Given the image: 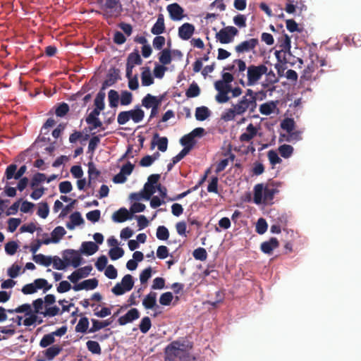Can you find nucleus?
<instances>
[{"mask_svg":"<svg viewBox=\"0 0 361 361\" xmlns=\"http://www.w3.org/2000/svg\"><path fill=\"white\" fill-rule=\"evenodd\" d=\"M281 183L278 181H270L264 185L258 183L254 187V202L257 204L269 203L272 201L274 195L279 192Z\"/></svg>","mask_w":361,"mask_h":361,"instance_id":"1","label":"nucleus"},{"mask_svg":"<svg viewBox=\"0 0 361 361\" xmlns=\"http://www.w3.org/2000/svg\"><path fill=\"white\" fill-rule=\"evenodd\" d=\"M256 108L257 99L243 97L237 104H233L232 108L222 114L221 118L226 121H233L236 116L243 115L247 110L250 114L254 113Z\"/></svg>","mask_w":361,"mask_h":361,"instance_id":"2","label":"nucleus"},{"mask_svg":"<svg viewBox=\"0 0 361 361\" xmlns=\"http://www.w3.org/2000/svg\"><path fill=\"white\" fill-rule=\"evenodd\" d=\"M192 348V345H185L183 343L174 341L169 343L165 348L166 358L169 361H174L178 359L179 361H190L191 356L188 353V348Z\"/></svg>","mask_w":361,"mask_h":361,"instance_id":"3","label":"nucleus"},{"mask_svg":"<svg viewBox=\"0 0 361 361\" xmlns=\"http://www.w3.org/2000/svg\"><path fill=\"white\" fill-rule=\"evenodd\" d=\"M267 67L264 64L249 66L247 71V86L256 85L262 76L267 73Z\"/></svg>","mask_w":361,"mask_h":361,"instance_id":"4","label":"nucleus"},{"mask_svg":"<svg viewBox=\"0 0 361 361\" xmlns=\"http://www.w3.org/2000/svg\"><path fill=\"white\" fill-rule=\"evenodd\" d=\"M44 300L42 298H37L35 300L32 302V306L34 307V311H32L33 314H42L44 317H52L54 316H56L59 314L60 312V308L54 305L51 307H46L44 311H42L43 307H44Z\"/></svg>","mask_w":361,"mask_h":361,"instance_id":"5","label":"nucleus"},{"mask_svg":"<svg viewBox=\"0 0 361 361\" xmlns=\"http://www.w3.org/2000/svg\"><path fill=\"white\" fill-rule=\"evenodd\" d=\"M238 34V30L233 26H227L221 29L216 34V38L221 44H228L233 42V38Z\"/></svg>","mask_w":361,"mask_h":361,"instance_id":"6","label":"nucleus"},{"mask_svg":"<svg viewBox=\"0 0 361 361\" xmlns=\"http://www.w3.org/2000/svg\"><path fill=\"white\" fill-rule=\"evenodd\" d=\"M63 257L67 265L71 264L73 267H78L82 261L80 252L75 250H66L63 252Z\"/></svg>","mask_w":361,"mask_h":361,"instance_id":"7","label":"nucleus"},{"mask_svg":"<svg viewBox=\"0 0 361 361\" xmlns=\"http://www.w3.org/2000/svg\"><path fill=\"white\" fill-rule=\"evenodd\" d=\"M119 4V0H104L102 5L103 16L105 18H112L117 16L120 11H117Z\"/></svg>","mask_w":361,"mask_h":361,"instance_id":"8","label":"nucleus"},{"mask_svg":"<svg viewBox=\"0 0 361 361\" xmlns=\"http://www.w3.org/2000/svg\"><path fill=\"white\" fill-rule=\"evenodd\" d=\"M16 170L17 166L16 164H12L8 165L5 171L4 178H6L7 180H9L12 178L16 180L20 179L26 172L27 166L25 165H23L17 171Z\"/></svg>","mask_w":361,"mask_h":361,"instance_id":"9","label":"nucleus"},{"mask_svg":"<svg viewBox=\"0 0 361 361\" xmlns=\"http://www.w3.org/2000/svg\"><path fill=\"white\" fill-rule=\"evenodd\" d=\"M259 41L256 38H252L246 41H243L235 47L237 53L248 52L254 49L258 44Z\"/></svg>","mask_w":361,"mask_h":361,"instance_id":"10","label":"nucleus"},{"mask_svg":"<svg viewBox=\"0 0 361 361\" xmlns=\"http://www.w3.org/2000/svg\"><path fill=\"white\" fill-rule=\"evenodd\" d=\"M164 96L155 97L151 94H147L142 99V106L146 109H150L153 106H159L163 100Z\"/></svg>","mask_w":361,"mask_h":361,"instance_id":"11","label":"nucleus"},{"mask_svg":"<svg viewBox=\"0 0 361 361\" xmlns=\"http://www.w3.org/2000/svg\"><path fill=\"white\" fill-rule=\"evenodd\" d=\"M194 32L195 26L189 23H185L178 28V36L183 40H188Z\"/></svg>","mask_w":361,"mask_h":361,"instance_id":"12","label":"nucleus"},{"mask_svg":"<svg viewBox=\"0 0 361 361\" xmlns=\"http://www.w3.org/2000/svg\"><path fill=\"white\" fill-rule=\"evenodd\" d=\"M140 317V312L136 308L130 309L125 315L118 318V322L120 325L123 326L128 323L137 319Z\"/></svg>","mask_w":361,"mask_h":361,"instance_id":"13","label":"nucleus"},{"mask_svg":"<svg viewBox=\"0 0 361 361\" xmlns=\"http://www.w3.org/2000/svg\"><path fill=\"white\" fill-rule=\"evenodd\" d=\"M98 286V280L95 278L87 279L82 281L80 283L75 284L73 286V289L75 291H79L81 290H93Z\"/></svg>","mask_w":361,"mask_h":361,"instance_id":"14","label":"nucleus"},{"mask_svg":"<svg viewBox=\"0 0 361 361\" xmlns=\"http://www.w3.org/2000/svg\"><path fill=\"white\" fill-rule=\"evenodd\" d=\"M167 11L173 20H180L183 18V9L177 3H173L167 6Z\"/></svg>","mask_w":361,"mask_h":361,"instance_id":"15","label":"nucleus"},{"mask_svg":"<svg viewBox=\"0 0 361 361\" xmlns=\"http://www.w3.org/2000/svg\"><path fill=\"white\" fill-rule=\"evenodd\" d=\"M63 348L59 345H52L51 346L42 351V354L45 357V360L39 361L52 360L55 357L60 354L62 351Z\"/></svg>","mask_w":361,"mask_h":361,"instance_id":"16","label":"nucleus"},{"mask_svg":"<svg viewBox=\"0 0 361 361\" xmlns=\"http://www.w3.org/2000/svg\"><path fill=\"white\" fill-rule=\"evenodd\" d=\"M157 293L154 291L149 292L142 300V305L146 310H152L157 307Z\"/></svg>","mask_w":361,"mask_h":361,"instance_id":"17","label":"nucleus"},{"mask_svg":"<svg viewBox=\"0 0 361 361\" xmlns=\"http://www.w3.org/2000/svg\"><path fill=\"white\" fill-rule=\"evenodd\" d=\"M279 246V243L276 238H271L269 240L263 242L261 244V250L265 253L270 255L272 251Z\"/></svg>","mask_w":361,"mask_h":361,"instance_id":"18","label":"nucleus"},{"mask_svg":"<svg viewBox=\"0 0 361 361\" xmlns=\"http://www.w3.org/2000/svg\"><path fill=\"white\" fill-rule=\"evenodd\" d=\"M118 79H120L119 70L113 68L110 70L107 75V79L105 80L102 84V90H105L107 87L114 85Z\"/></svg>","mask_w":361,"mask_h":361,"instance_id":"19","label":"nucleus"},{"mask_svg":"<svg viewBox=\"0 0 361 361\" xmlns=\"http://www.w3.org/2000/svg\"><path fill=\"white\" fill-rule=\"evenodd\" d=\"M257 133V128L252 123H250L246 128V132L240 135L239 140L240 142H250Z\"/></svg>","mask_w":361,"mask_h":361,"instance_id":"20","label":"nucleus"},{"mask_svg":"<svg viewBox=\"0 0 361 361\" xmlns=\"http://www.w3.org/2000/svg\"><path fill=\"white\" fill-rule=\"evenodd\" d=\"M112 318L107 319L104 321H99L95 319H92V327L89 329V333H94L96 331H99L102 329H104L108 326H109L112 322Z\"/></svg>","mask_w":361,"mask_h":361,"instance_id":"21","label":"nucleus"},{"mask_svg":"<svg viewBox=\"0 0 361 361\" xmlns=\"http://www.w3.org/2000/svg\"><path fill=\"white\" fill-rule=\"evenodd\" d=\"M130 218L129 212L125 207L120 208L112 215V219L115 222L122 223Z\"/></svg>","mask_w":361,"mask_h":361,"instance_id":"22","label":"nucleus"},{"mask_svg":"<svg viewBox=\"0 0 361 361\" xmlns=\"http://www.w3.org/2000/svg\"><path fill=\"white\" fill-rule=\"evenodd\" d=\"M98 249L99 247L96 243L92 241H87L82 243L80 252L87 255H92Z\"/></svg>","mask_w":361,"mask_h":361,"instance_id":"23","label":"nucleus"},{"mask_svg":"<svg viewBox=\"0 0 361 361\" xmlns=\"http://www.w3.org/2000/svg\"><path fill=\"white\" fill-rule=\"evenodd\" d=\"M129 119H132L135 123L142 121L145 116L144 111L137 105L134 109L128 111Z\"/></svg>","mask_w":361,"mask_h":361,"instance_id":"24","label":"nucleus"},{"mask_svg":"<svg viewBox=\"0 0 361 361\" xmlns=\"http://www.w3.org/2000/svg\"><path fill=\"white\" fill-rule=\"evenodd\" d=\"M165 31L164 18L162 14H159L157 22L152 26L151 32L153 35H159Z\"/></svg>","mask_w":361,"mask_h":361,"instance_id":"25","label":"nucleus"},{"mask_svg":"<svg viewBox=\"0 0 361 361\" xmlns=\"http://www.w3.org/2000/svg\"><path fill=\"white\" fill-rule=\"evenodd\" d=\"M70 220L71 222H68L66 224V227L70 230H73L75 226H79L84 222L80 213L78 212H75L71 214L70 216Z\"/></svg>","mask_w":361,"mask_h":361,"instance_id":"26","label":"nucleus"},{"mask_svg":"<svg viewBox=\"0 0 361 361\" xmlns=\"http://www.w3.org/2000/svg\"><path fill=\"white\" fill-rule=\"evenodd\" d=\"M279 46L281 48V51H283V53H290L291 48V41L290 37L287 34H283L280 38H279Z\"/></svg>","mask_w":361,"mask_h":361,"instance_id":"27","label":"nucleus"},{"mask_svg":"<svg viewBox=\"0 0 361 361\" xmlns=\"http://www.w3.org/2000/svg\"><path fill=\"white\" fill-rule=\"evenodd\" d=\"M141 82L142 86H149L154 83V78L152 76L150 68L149 67L142 68Z\"/></svg>","mask_w":361,"mask_h":361,"instance_id":"28","label":"nucleus"},{"mask_svg":"<svg viewBox=\"0 0 361 361\" xmlns=\"http://www.w3.org/2000/svg\"><path fill=\"white\" fill-rule=\"evenodd\" d=\"M100 175V171L97 170L92 162L88 164V187H92L94 180L97 179Z\"/></svg>","mask_w":361,"mask_h":361,"instance_id":"29","label":"nucleus"},{"mask_svg":"<svg viewBox=\"0 0 361 361\" xmlns=\"http://www.w3.org/2000/svg\"><path fill=\"white\" fill-rule=\"evenodd\" d=\"M276 108V104L271 101L261 104L259 106V111L263 115L269 116L274 112Z\"/></svg>","mask_w":361,"mask_h":361,"instance_id":"30","label":"nucleus"},{"mask_svg":"<svg viewBox=\"0 0 361 361\" xmlns=\"http://www.w3.org/2000/svg\"><path fill=\"white\" fill-rule=\"evenodd\" d=\"M159 61L162 66L169 65L172 61L171 51L168 49H163L159 54Z\"/></svg>","mask_w":361,"mask_h":361,"instance_id":"31","label":"nucleus"},{"mask_svg":"<svg viewBox=\"0 0 361 361\" xmlns=\"http://www.w3.org/2000/svg\"><path fill=\"white\" fill-rule=\"evenodd\" d=\"M180 144L184 148H189L188 151H190L195 146L196 141L190 133L185 135L180 140Z\"/></svg>","mask_w":361,"mask_h":361,"instance_id":"32","label":"nucleus"},{"mask_svg":"<svg viewBox=\"0 0 361 361\" xmlns=\"http://www.w3.org/2000/svg\"><path fill=\"white\" fill-rule=\"evenodd\" d=\"M142 63V60L137 50H135L133 52L130 53L127 59V65H131L133 67H135V65H140Z\"/></svg>","mask_w":361,"mask_h":361,"instance_id":"33","label":"nucleus"},{"mask_svg":"<svg viewBox=\"0 0 361 361\" xmlns=\"http://www.w3.org/2000/svg\"><path fill=\"white\" fill-rule=\"evenodd\" d=\"M33 260L39 264L49 267L52 263V257L43 254L34 255Z\"/></svg>","mask_w":361,"mask_h":361,"instance_id":"34","label":"nucleus"},{"mask_svg":"<svg viewBox=\"0 0 361 361\" xmlns=\"http://www.w3.org/2000/svg\"><path fill=\"white\" fill-rule=\"evenodd\" d=\"M210 116V111L206 106L197 107L195 110V118L197 121H204Z\"/></svg>","mask_w":361,"mask_h":361,"instance_id":"35","label":"nucleus"},{"mask_svg":"<svg viewBox=\"0 0 361 361\" xmlns=\"http://www.w3.org/2000/svg\"><path fill=\"white\" fill-rule=\"evenodd\" d=\"M89 319L86 317H81L75 326V331L78 333L89 332Z\"/></svg>","mask_w":361,"mask_h":361,"instance_id":"36","label":"nucleus"},{"mask_svg":"<svg viewBox=\"0 0 361 361\" xmlns=\"http://www.w3.org/2000/svg\"><path fill=\"white\" fill-rule=\"evenodd\" d=\"M66 233V230L62 226H56L51 232V235L54 240V243H57Z\"/></svg>","mask_w":361,"mask_h":361,"instance_id":"37","label":"nucleus"},{"mask_svg":"<svg viewBox=\"0 0 361 361\" xmlns=\"http://www.w3.org/2000/svg\"><path fill=\"white\" fill-rule=\"evenodd\" d=\"M200 94V88L198 85L193 82L190 85L188 89L185 92V95L188 98H192L199 96Z\"/></svg>","mask_w":361,"mask_h":361,"instance_id":"38","label":"nucleus"},{"mask_svg":"<svg viewBox=\"0 0 361 361\" xmlns=\"http://www.w3.org/2000/svg\"><path fill=\"white\" fill-rule=\"evenodd\" d=\"M109 106L112 108L117 107L119 103V94L117 91L111 90L108 93Z\"/></svg>","mask_w":361,"mask_h":361,"instance_id":"39","label":"nucleus"},{"mask_svg":"<svg viewBox=\"0 0 361 361\" xmlns=\"http://www.w3.org/2000/svg\"><path fill=\"white\" fill-rule=\"evenodd\" d=\"M33 283L37 290L38 289H43L44 293H46L52 287V285L49 284L48 281L44 279H37L34 281Z\"/></svg>","mask_w":361,"mask_h":361,"instance_id":"40","label":"nucleus"},{"mask_svg":"<svg viewBox=\"0 0 361 361\" xmlns=\"http://www.w3.org/2000/svg\"><path fill=\"white\" fill-rule=\"evenodd\" d=\"M105 92L104 90H101L97 94L94 99V105L95 107L99 110H103L104 109V98H105Z\"/></svg>","mask_w":361,"mask_h":361,"instance_id":"41","label":"nucleus"},{"mask_svg":"<svg viewBox=\"0 0 361 361\" xmlns=\"http://www.w3.org/2000/svg\"><path fill=\"white\" fill-rule=\"evenodd\" d=\"M154 139H157V145L161 152H165L168 147V138L166 137H159L158 133L154 135Z\"/></svg>","mask_w":361,"mask_h":361,"instance_id":"42","label":"nucleus"},{"mask_svg":"<svg viewBox=\"0 0 361 361\" xmlns=\"http://www.w3.org/2000/svg\"><path fill=\"white\" fill-rule=\"evenodd\" d=\"M87 350L92 354L100 355L102 353V349L100 345L97 341H88L86 343Z\"/></svg>","mask_w":361,"mask_h":361,"instance_id":"43","label":"nucleus"},{"mask_svg":"<svg viewBox=\"0 0 361 361\" xmlns=\"http://www.w3.org/2000/svg\"><path fill=\"white\" fill-rule=\"evenodd\" d=\"M133 102V94L127 90H123L121 93L120 102L123 106H128Z\"/></svg>","mask_w":361,"mask_h":361,"instance_id":"44","label":"nucleus"},{"mask_svg":"<svg viewBox=\"0 0 361 361\" xmlns=\"http://www.w3.org/2000/svg\"><path fill=\"white\" fill-rule=\"evenodd\" d=\"M47 180V176L44 173H35L30 183V186L32 188H35L41 183L44 182Z\"/></svg>","mask_w":361,"mask_h":361,"instance_id":"45","label":"nucleus"},{"mask_svg":"<svg viewBox=\"0 0 361 361\" xmlns=\"http://www.w3.org/2000/svg\"><path fill=\"white\" fill-rule=\"evenodd\" d=\"M279 152L282 157L287 159L292 155L293 147L291 145L284 144L279 147Z\"/></svg>","mask_w":361,"mask_h":361,"instance_id":"46","label":"nucleus"},{"mask_svg":"<svg viewBox=\"0 0 361 361\" xmlns=\"http://www.w3.org/2000/svg\"><path fill=\"white\" fill-rule=\"evenodd\" d=\"M157 238L160 240H166L169 238V231L164 226H159L157 229Z\"/></svg>","mask_w":361,"mask_h":361,"instance_id":"47","label":"nucleus"},{"mask_svg":"<svg viewBox=\"0 0 361 361\" xmlns=\"http://www.w3.org/2000/svg\"><path fill=\"white\" fill-rule=\"evenodd\" d=\"M55 342V338L50 334H45L39 341V346L41 348H47L52 345Z\"/></svg>","mask_w":361,"mask_h":361,"instance_id":"48","label":"nucleus"},{"mask_svg":"<svg viewBox=\"0 0 361 361\" xmlns=\"http://www.w3.org/2000/svg\"><path fill=\"white\" fill-rule=\"evenodd\" d=\"M121 284L126 288L127 291H130L134 286L133 276L130 274L125 275L121 280Z\"/></svg>","mask_w":361,"mask_h":361,"instance_id":"49","label":"nucleus"},{"mask_svg":"<svg viewBox=\"0 0 361 361\" xmlns=\"http://www.w3.org/2000/svg\"><path fill=\"white\" fill-rule=\"evenodd\" d=\"M152 326L151 319L149 317H143L140 323L139 328L142 333L146 334Z\"/></svg>","mask_w":361,"mask_h":361,"instance_id":"50","label":"nucleus"},{"mask_svg":"<svg viewBox=\"0 0 361 361\" xmlns=\"http://www.w3.org/2000/svg\"><path fill=\"white\" fill-rule=\"evenodd\" d=\"M109 255L112 260H116L123 256L124 250L120 247H113L110 249Z\"/></svg>","mask_w":361,"mask_h":361,"instance_id":"51","label":"nucleus"},{"mask_svg":"<svg viewBox=\"0 0 361 361\" xmlns=\"http://www.w3.org/2000/svg\"><path fill=\"white\" fill-rule=\"evenodd\" d=\"M20 231L21 233L27 232V233H33L35 231H42V228L41 227L37 228L35 223L30 222L27 224H23L20 227Z\"/></svg>","mask_w":361,"mask_h":361,"instance_id":"52","label":"nucleus"},{"mask_svg":"<svg viewBox=\"0 0 361 361\" xmlns=\"http://www.w3.org/2000/svg\"><path fill=\"white\" fill-rule=\"evenodd\" d=\"M315 70V65L312 60L311 64H309L307 67L303 71V73L301 78L305 80H310L312 78V74Z\"/></svg>","mask_w":361,"mask_h":361,"instance_id":"53","label":"nucleus"},{"mask_svg":"<svg viewBox=\"0 0 361 361\" xmlns=\"http://www.w3.org/2000/svg\"><path fill=\"white\" fill-rule=\"evenodd\" d=\"M49 208L47 202H41L37 209V215L42 219H46L49 215Z\"/></svg>","mask_w":361,"mask_h":361,"instance_id":"54","label":"nucleus"},{"mask_svg":"<svg viewBox=\"0 0 361 361\" xmlns=\"http://www.w3.org/2000/svg\"><path fill=\"white\" fill-rule=\"evenodd\" d=\"M192 255L195 259L204 261L207 259V253L204 248L198 247L193 251Z\"/></svg>","mask_w":361,"mask_h":361,"instance_id":"55","label":"nucleus"},{"mask_svg":"<svg viewBox=\"0 0 361 361\" xmlns=\"http://www.w3.org/2000/svg\"><path fill=\"white\" fill-rule=\"evenodd\" d=\"M215 89L218 92H231V85L230 84L222 82L221 80H217L214 83Z\"/></svg>","mask_w":361,"mask_h":361,"instance_id":"56","label":"nucleus"},{"mask_svg":"<svg viewBox=\"0 0 361 361\" xmlns=\"http://www.w3.org/2000/svg\"><path fill=\"white\" fill-rule=\"evenodd\" d=\"M281 127L290 133L295 128V122L293 118H286L281 122Z\"/></svg>","mask_w":361,"mask_h":361,"instance_id":"57","label":"nucleus"},{"mask_svg":"<svg viewBox=\"0 0 361 361\" xmlns=\"http://www.w3.org/2000/svg\"><path fill=\"white\" fill-rule=\"evenodd\" d=\"M155 188L156 187L154 185L145 183L143 189V198L146 200H149L155 192Z\"/></svg>","mask_w":361,"mask_h":361,"instance_id":"58","label":"nucleus"},{"mask_svg":"<svg viewBox=\"0 0 361 361\" xmlns=\"http://www.w3.org/2000/svg\"><path fill=\"white\" fill-rule=\"evenodd\" d=\"M267 223L266 220L263 218H260L258 219L256 224V231L259 234H264L267 230Z\"/></svg>","mask_w":361,"mask_h":361,"instance_id":"59","label":"nucleus"},{"mask_svg":"<svg viewBox=\"0 0 361 361\" xmlns=\"http://www.w3.org/2000/svg\"><path fill=\"white\" fill-rule=\"evenodd\" d=\"M52 263L54 268L58 270L64 269L67 266V263L64 261V259L62 260L58 256H54L52 257Z\"/></svg>","mask_w":361,"mask_h":361,"instance_id":"60","label":"nucleus"},{"mask_svg":"<svg viewBox=\"0 0 361 361\" xmlns=\"http://www.w3.org/2000/svg\"><path fill=\"white\" fill-rule=\"evenodd\" d=\"M173 298V295L171 292L164 293L159 298V302L162 305L168 306L171 304Z\"/></svg>","mask_w":361,"mask_h":361,"instance_id":"61","label":"nucleus"},{"mask_svg":"<svg viewBox=\"0 0 361 361\" xmlns=\"http://www.w3.org/2000/svg\"><path fill=\"white\" fill-rule=\"evenodd\" d=\"M18 248V245L15 241H9L5 245V251L9 255H13Z\"/></svg>","mask_w":361,"mask_h":361,"instance_id":"62","label":"nucleus"},{"mask_svg":"<svg viewBox=\"0 0 361 361\" xmlns=\"http://www.w3.org/2000/svg\"><path fill=\"white\" fill-rule=\"evenodd\" d=\"M21 220L17 218H10L8 220V231L11 233L14 232L20 224Z\"/></svg>","mask_w":361,"mask_h":361,"instance_id":"63","label":"nucleus"},{"mask_svg":"<svg viewBox=\"0 0 361 361\" xmlns=\"http://www.w3.org/2000/svg\"><path fill=\"white\" fill-rule=\"evenodd\" d=\"M69 111V106L66 103H61L55 111L56 115L59 117L64 116Z\"/></svg>","mask_w":361,"mask_h":361,"instance_id":"64","label":"nucleus"}]
</instances>
